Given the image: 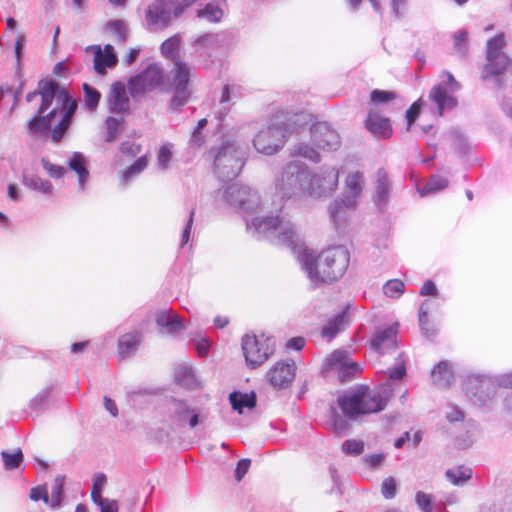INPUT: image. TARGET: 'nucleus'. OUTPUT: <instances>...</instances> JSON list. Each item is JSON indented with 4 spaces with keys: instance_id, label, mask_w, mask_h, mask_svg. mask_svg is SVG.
<instances>
[{
    "instance_id": "58",
    "label": "nucleus",
    "mask_w": 512,
    "mask_h": 512,
    "mask_svg": "<svg viewBox=\"0 0 512 512\" xmlns=\"http://www.w3.org/2000/svg\"><path fill=\"white\" fill-rule=\"evenodd\" d=\"M381 492L386 499H392L396 495V482L392 477L382 482Z\"/></svg>"
},
{
    "instance_id": "39",
    "label": "nucleus",
    "mask_w": 512,
    "mask_h": 512,
    "mask_svg": "<svg viewBox=\"0 0 512 512\" xmlns=\"http://www.w3.org/2000/svg\"><path fill=\"white\" fill-rule=\"evenodd\" d=\"M65 477L63 475H57L53 481L51 488V496L49 497V505L52 508H58L61 505L63 498Z\"/></svg>"
},
{
    "instance_id": "60",
    "label": "nucleus",
    "mask_w": 512,
    "mask_h": 512,
    "mask_svg": "<svg viewBox=\"0 0 512 512\" xmlns=\"http://www.w3.org/2000/svg\"><path fill=\"white\" fill-rule=\"evenodd\" d=\"M194 209H192L189 213L188 219L186 221L185 227L181 234V242L180 246L183 247L185 244L188 243L190 239L191 229L194 221Z\"/></svg>"
},
{
    "instance_id": "19",
    "label": "nucleus",
    "mask_w": 512,
    "mask_h": 512,
    "mask_svg": "<svg viewBox=\"0 0 512 512\" xmlns=\"http://www.w3.org/2000/svg\"><path fill=\"white\" fill-rule=\"evenodd\" d=\"M397 332V323L384 329H379L371 339V347L379 354H386L395 350L397 347Z\"/></svg>"
},
{
    "instance_id": "27",
    "label": "nucleus",
    "mask_w": 512,
    "mask_h": 512,
    "mask_svg": "<svg viewBox=\"0 0 512 512\" xmlns=\"http://www.w3.org/2000/svg\"><path fill=\"white\" fill-rule=\"evenodd\" d=\"M68 166L77 173L79 189L83 190L89 178L86 158L82 153L74 152L68 161Z\"/></svg>"
},
{
    "instance_id": "50",
    "label": "nucleus",
    "mask_w": 512,
    "mask_h": 512,
    "mask_svg": "<svg viewBox=\"0 0 512 512\" xmlns=\"http://www.w3.org/2000/svg\"><path fill=\"white\" fill-rule=\"evenodd\" d=\"M190 92L188 89H174V94L171 98L169 109L178 112L189 99Z\"/></svg>"
},
{
    "instance_id": "15",
    "label": "nucleus",
    "mask_w": 512,
    "mask_h": 512,
    "mask_svg": "<svg viewBox=\"0 0 512 512\" xmlns=\"http://www.w3.org/2000/svg\"><path fill=\"white\" fill-rule=\"evenodd\" d=\"M270 114V123L266 128H314L315 126L312 116L304 112L291 113L273 108Z\"/></svg>"
},
{
    "instance_id": "46",
    "label": "nucleus",
    "mask_w": 512,
    "mask_h": 512,
    "mask_svg": "<svg viewBox=\"0 0 512 512\" xmlns=\"http://www.w3.org/2000/svg\"><path fill=\"white\" fill-rule=\"evenodd\" d=\"M1 457L6 470L18 468L23 461V453L20 449H17L14 452L2 451Z\"/></svg>"
},
{
    "instance_id": "5",
    "label": "nucleus",
    "mask_w": 512,
    "mask_h": 512,
    "mask_svg": "<svg viewBox=\"0 0 512 512\" xmlns=\"http://www.w3.org/2000/svg\"><path fill=\"white\" fill-rule=\"evenodd\" d=\"M246 147L234 141H225L214 157V171L222 180L235 178L245 164Z\"/></svg>"
},
{
    "instance_id": "59",
    "label": "nucleus",
    "mask_w": 512,
    "mask_h": 512,
    "mask_svg": "<svg viewBox=\"0 0 512 512\" xmlns=\"http://www.w3.org/2000/svg\"><path fill=\"white\" fill-rule=\"evenodd\" d=\"M29 497L33 501L42 500L46 504L49 503V496H48L47 488H46L45 485L44 486L33 487L30 490Z\"/></svg>"
},
{
    "instance_id": "22",
    "label": "nucleus",
    "mask_w": 512,
    "mask_h": 512,
    "mask_svg": "<svg viewBox=\"0 0 512 512\" xmlns=\"http://www.w3.org/2000/svg\"><path fill=\"white\" fill-rule=\"evenodd\" d=\"M87 50L94 51V69L100 74H106L108 68H113L118 62L117 55L112 45L107 44L103 49L99 45L87 47Z\"/></svg>"
},
{
    "instance_id": "29",
    "label": "nucleus",
    "mask_w": 512,
    "mask_h": 512,
    "mask_svg": "<svg viewBox=\"0 0 512 512\" xmlns=\"http://www.w3.org/2000/svg\"><path fill=\"white\" fill-rule=\"evenodd\" d=\"M486 61L487 62L482 70L483 79H488L504 73L510 64V60L507 55L495 56L493 59H486Z\"/></svg>"
},
{
    "instance_id": "16",
    "label": "nucleus",
    "mask_w": 512,
    "mask_h": 512,
    "mask_svg": "<svg viewBox=\"0 0 512 512\" xmlns=\"http://www.w3.org/2000/svg\"><path fill=\"white\" fill-rule=\"evenodd\" d=\"M290 130H259L254 136L255 149L264 155H273L280 151L288 139Z\"/></svg>"
},
{
    "instance_id": "4",
    "label": "nucleus",
    "mask_w": 512,
    "mask_h": 512,
    "mask_svg": "<svg viewBox=\"0 0 512 512\" xmlns=\"http://www.w3.org/2000/svg\"><path fill=\"white\" fill-rule=\"evenodd\" d=\"M320 179L313 174L308 166L299 160H293L285 165L281 177L277 179L276 189L282 198H314L320 194Z\"/></svg>"
},
{
    "instance_id": "40",
    "label": "nucleus",
    "mask_w": 512,
    "mask_h": 512,
    "mask_svg": "<svg viewBox=\"0 0 512 512\" xmlns=\"http://www.w3.org/2000/svg\"><path fill=\"white\" fill-rule=\"evenodd\" d=\"M339 170L336 167L325 168L322 171V192H333L338 186Z\"/></svg>"
},
{
    "instance_id": "32",
    "label": "nucleus",
    "mask_w": 512,
    "mask_h": 512,
    "mask_svg": "<svg viewBox=\"0 0 512 512\" xmlns=\"http://www.w3.org/2000/svg\"><path fill=\"white\" fill-rule=\"evenodd\" d=\"M173 75L174 89H188L187 85L190 78V67L183 61H175L174 68L171 71Z\"/></svg>"
},
{
    "instance_id": "3",
    "label": "nucleus",
    "mask_w": 512,
    "mask_h": 512,
    "mask_svg": "<svg viewBox=\"0 0 512 512\" xmlns=\"http://www.w3.org/2000/svg\"><path fill=\"white\" fill-rule=\"evenodd\" d=\"M406 375L405 360L400 356L393 368L388 371V379L381 385L370 389L366 385H357L338 398L343 414L351 420L378 413L385 409L393 394L390 380H400Z\"/></svg>"
},
{
    "instance_id": "17",
    "label": "nucleus",
    "mask_w": 512,
    "mask_h": 512,
    "mask_svg": "<svg viewBox=\"0 0 512 512\" xmlns=\"http://www.w3.org/2000/svg\"><path fill=\"white\" fill-rule=\"evenodd\" d=\"M296 364L291 359L277 361L266 372L267 382L275 389L290 387L296 376Z\"/></svg>"
},
{
    "instance_id": "18",
    "label": "nucleus",
    "mask_w": 512,
    "mask_h": 512,
    "mask_svg": "<svg viewBox=\"0 0 512 512\" xmlns=\"http://www.w3.org/2000/svg\"><path fill=\"white\" fill-rule=\"evenodd\" d=\"M162 81L163 70L156 64H151L129 80V90L132 95L138 94L160 85Z\"/></svg>"
},
{
    "instance_id": "52",
    "label": "nucleus",
    "mask_w": 512,
    "mask_h": 512,
    "mask_svg": "<svg viewBox=\"0 0 512 512\" xmlns=\"http://www.w3.org/2000/svg\"><path fill=\"white\" fill-rule=\"evenodd\" d=\"M340 146V137L337 130H325L322 133V150H336Z\"/></svg>"
},
{
    "instance_id": "64",
    "label": "nucleus",
    "mask_w": 512,
    "mask_h": 512,
    "mask_svg": "<svg viewBox=\"0 0 512 512\" xmlns=\"http://www.w3.org/2000/svg\"><path fill=\"white\" fill-rule=\"evenodd\" d=\"M120 150L123 154L136 156L140 152V146L128 140L121 143Z\"/></svg>"
},
{
    "instance_id": "57",
    "label": "nucleus",
    "mask_w": 512,
    "mask_h": 512,
    "mask_svg": "<svg viewBox=\"0 0 512 512\" xmlns=\"http://www.w3.org/2000/svg\"><path fill=\"white\" fill-rule=\"evenodd\" d=\"M172 151L171 146L169 144H165L161 146L158 152V164L161 169H166L168 167V163L171 159Z\"/></svg>"
},
{
    "instance_id": "45",
    "label": "nucleus",
    "mask_w": 512,
    "mask_h": 512,
    "mask_svg": "<svg viewBox=\"0 0 512 512\" xmlns=\"http://www.w3.org/2000/svg\"><path fill=\"white\" fill-rule=\"evenodd\" d=\"M505 45L503 34H499L487 42L486 59H493L495 56L506 55L502 49Z\"/></svg>"
},
{
    "instance_id": "1",
    "label": "nucleus",
    "mask_w": 512,
    "mask_h": 512,
    "mask_svg": "<svg viewBox=\"0 0 512 512\" xmlns=\"http://www.w3.org/2000/svg\"><path fill=\"white\" fill-rule=\"evenodd\" d=\"M247 230L258 239L269 241L290 248L305 272L313 289L320 285L319 257L320 254L307 246L302 240L295 224L286 215L276 217H254L246 220Z\"/></svg>"
},
{
    "instance_id": "54",
    "label": "nucleus",
    "mask_w": 512,
    "mask_h": 512,
    "mask_svg": "<svg viewBox=\"0 0 512 512\" xmlns=\"http://www.w3.org/2000/svg\"><path fill=\"white\" fill-rule=\"evenodd\" d=\"M342 450L346 454L359 455L364 450V443L360 440H346L342 444Z\"/></svg>"
},
{
    "instance_id": "51",
    "label": "nucleus",
    "mask_w": 512,
    "mask_h": 512,
    "mask_svg": "<svg viewBox=\"0 0 512 512\" xmlns=\"http://www.w3.org/2000/svg\"><path fill=\"white\" fill-rule=\"evenodd\" d=\"M428 313H429V300H425L419 308V325L426 337H431L434 335V330L430 329L429 321H428Z\"/></svg>"
},
{
    "instance_id": "34",
    "label": "nucleus",
    "mask_w": 512,
    "mask_h": 512,
    "mask_svg": "<svg viewBox=\"0 0 512 512\" xmlns=\"http://www.w3.org/2000/svg\"><path fill=\"white\" fill-rule=\"evenodd\" d=\"M176 381L186 387L193 389L199 385V381L194 370L188 366H179L175 370Z\"/></svg>"
},
{
    "instance_id": "35",
    "label": "nucleus",
    "mask_w": 512,
    "mask_h": 512,
    "mask_svg": "<svg viewBox=\"0 0 512 512\" xmlns=\"http://www.w3.org/2000/svg\"><path fill=\"white\" fill-rule=\"evenodd\" d=\"M147 166L148 160L146 155L141 156L123 172L121 182L123 184H128L130 181L138 177Z\"/></svg>"
},
{
    "instance_id": "20",
    "label": "nucleus",
    "mask_w": 512,
    "mask_h": 512,
    "mask_svg": "<svg viewBox=\"0 0 512 512\" xmlns=\"http://www.w3.org/2000/svg\"><path fill=\"white\" fill-rule=\"evenodd\" d=\"M350 308V304H347L341 311L327 318L325 324L322 325V338L331 341L349 325L351 321Z\"/></svg>"
},
{
    "instance_id": "47",
    "label": "nucleus",
    "mask_w": 512,
    "mask_h": 512,
    "mask_svg": "<svg viewBox=\"0 0 512 512\" xmlns=\"http://www.w3.org/2000/svg\"><path fill=\"white\" fill-rule=\"evenodd\" d=\"M33 132V137L36 140H41L43 143H46L48 140H51L53 143L60 142L65 134L66 130H31Z\"/></svg>"
},
{
    "instance_id": "24",
    "label": "nucleus",
    "mask_w": 512,
    "mask_h": 512,
    "mask_svg": "<svg viewBox=\"0 0 512 512\" xmlns=\"http://www.w3.org/2000/svg\"><path fill=\"white\" fill-rule=\"evenodd\" d=\"M355 208L356 206H348L346 204L345 197H341L333 201L328 208V212L330 219L334 223L335 227H344L349 218V212Z\"/></svg>"
},
{
    "instance_id": "10",
    "label": "nucleus",
    "mask_w": 512,
    "mask_h": 512,
    "mask_svg": "<svg viewBox=\"0 0 512 512\" xmlns=\"http://www.w3.org/2000/svg\"><path fill=\"white\" fill-rule=\"evenodd\" d=\"M322 371L335 373L341 383H346L355 379L362 368L352 360L347 350L336 349L327 357Z\"/></svg>"
},
{
    "instance_id": "26",
    "label": "nucleus",
    "mask_w": 512,
    "mask_h": 512,
    "mask_svg": "<svg viewBox=\"0 0 512 512\" xmlns=\"http://www.w3.org/2000/svg\"><path fill=\"white\" fill-rule=\"evenodd\" d=\"M433 383L442 388L448 387L454 379L453 366L448 361L439 362L431 371Z\"/></svg>"
},
{
    "instance_id": "62",
    "label": "nucleus",
    "mask_w": 512,
    "mask_h": 512,
    "mask_svg": "<svg viewBox=\"0 0 512 512\" xmlns=\"http://www.w3.org/2000/svg\"><path fill=\"white\" fill-rule=\"evenodd\" d=\"M106 484V476L103 473H98L93 478V485L91 493L98 496V493H102V490Z\"/></svg>"
},
{
    "instance_id": "33",
    "label": "nucleus",
    "mask_w": 512,
    "mask_h": 512,
    "mask_svg": "<svg viewBox=\"0 0 512 512\" xmlns=\"http://www.w3.org/2000/svg\"><path fill=\"white\" fill-rule=\"evenodd\" d=\"M232 408L238 413H243L244 408L252 409L256 405L255 393H238L233 392L229 396Z\"/></svg>"
},
{
    "instance_id": "23",
    "label": "nucleus",
    "mask_w": 512,
    "mask_h": 512,
    "mask_svg": "<svg viewBox=\"0 0 512 512\" xmlns=\"http://www.w3.org/2000/svg\"><path fill=\"white\" fill-rule=\"evenodd\" d=\"M375 177L373 201L378 208L384 209L390 200L392 184L387 171L383 168L377 170Z\"/></svg>"
},
{
    "instance_id": "42",
    "label": "nucleus",
    "mask_w": 512,
    "mask_h": 512,
    "mask_svg": "<svg viewBox=\"0 0 512 512\" xmlns=\"http://www.w3.org/2000/svg\"><path fill=\"white\" fill-rule=\"evenodd\" d=\"M391 121L382 112L371 109L366 119V128H390Z\"/></svg>"
},
{
    "instance_id": "30",
    "label": "nucleus",
    "mask_w": 512,
    "mask_h": 512,
    "mask_svg": "<svg viewBox=\"0 0 512 512\" xmlns=\"http://www.w3.org/2000/svg\"><path fill=\"white\" fill-rule=\"evenodd\" d=\"M22 183L25 187L44 195H52L54 191V187L49 180L43 179L36 174L24 173Z\"/></svg>"
},
{
    "instance_id": "13",
    "label": "nucleus",
    "mask_w": 512,
    "mask_h": 512,
    "mask_svg": "<svg viewBox=\"0 0 512 512\" xmlns=\"http://www.w3.org/2000/svg\"><path fill=\"white\" fill-rule=\"evenodd\" d=\"M169 417L176 426L193 429L207 420L208 413L202 408L192 407L184 400L174 399L170 403Z\"/></svg>"
},
{
    "instance_id": "49",
    "label": "nucleus",
    "mask_w": 512,
    "mask_h": 512,
    "mask_svg": "<svg viewBox=\"0 0 512 512\" xmlns=\"http://www.w3.org/2000/svg\"><path fill=\"white\" fill-rule=\"evenodd\" d=\"M405 285L399 279L388 280L383 286L384 294L389 298H399L404 293Z\"/></svg>"
},
{
    "instance_id": "48",
    "label": "nucleus",
    "mask_w": 512,
    "mask_h": 512,
    "mask_svg": "<svg viewBox=\"0 0 512 512\" xmlns=\"http://www.w3.org/2000/svg\"><path fill=\"white\" fill-rule=\"evenodd\" d=\"M109 30L115 37L117 42L124 43L127 39V28L122 20H111L106 24Z\"/></svg>"
},
{
    "instance_id": "38",
    "label": "nucleus",
    "mask_w": 512,
    "mask_h": 512,
    "mask_svg": "<svg viewBox=\"0 0 512 512\" xmlns=\"http://www.w3.org/2000/svg\"><path fill=\"white\" fill-rule=\"evenodd\" d=\"M181 43L179 35H174L161 44V52L164 56L171 59L173 62L180 61L178 59V50Z\"/></svg>"
},
{
    "instance_id": "7",
    "label": "nucleus",
    "mask_w": 512,
    "mask_h": 512,
    "mask_svg": "<svg viewBox=\"0 0 512 512\" xmlns=\"http://www.w3.org/2000/svg\"><path fill=\"white\" fill-rule=\"evenodd\" d=\"M350 264V252L344 245H335L322 250V283L340 280Z\"/></svg>"
},
{
    "instance_id": "61",
    "label": "nucleus",
    "mask_w": 512,
    "mask_h": 512,
    "mask_svg": "<svg viewBox=\"0 0 512 512\" xmlns=\"http://www.w3.org/2000/svg\"><path fill=\"white\" fill-rule=\"evenodd\" d=\"M230 98H231V89H230L229 85H224V87L222 89V93H221V98H220L221 111H220V116L218 117L219 119L222 117V115H225L227 113V111L229 110V108L227 107V104L229 103Z\"/></svg>"
},
{
    "instance_id": "12",
    "label": "nucleus",
    "mask_w": 512,
    "mask_h": 512,
    "mask_svg": "<svg viewBox=\"0 0 512 512\" xmlns=\"http://www.w3.org/2000/svg\"><path fill=\"white\" fill-rule=\"evenodd\" d=\"M496 388L495 379L487 375H472L465 382L467 397L481 407L489 406L496 395Z\"/></svg>"
},
{
    "instance_id": "36",
    "label": "nucleus",
    "mask_w": 512,
    "mask_h": 512,
    "mask_svg": "<svg viewBox=\"0 0 512 512\" xmlns=\"http://www.w3.org/2000/svg\"><path fill=\"white\" fill-rule=\"evenodd\" d=\"M446 477L453 485L462 486L472 477V470L468 467L459 466L447 470Z\"/></svg>"
},
{
    "instance_id": "31",
    "label": "nucleus",
    "mask_w": 512,
    "mask_h": 512,
    "mask_svg": "<svg viewBox=\"0 0 512 512\" xmlns=\"http://www.w3.org/2000/svg\"><path fill=\"white\" fill-rule=\"evenodd\" d=\"M196 16L199 19L205 20L209 23L216 24L221 22L224 16V11L219 6V4L215 2H209L205 4L202 8L196 10Z\"/></svg>"
},
{
    "instance_id": "8",
    "label": "nucleus",
    "mask_w": 512,
    "mask_h": 512,
    "mask_svg": "<svg viewBox=\"0 0 512 512\" xmlns=\"http://www.w3.org/2000/svg\"><path fill=\"white\" fill-rule=\"evenodd\" d=\"M241 346L248 367L257 368L265 363L275 352V341L265 335L245 334Z\"/></svg>"
},
{
    "instance_id": "55",
    "label": "nucleus",
    "mask_w": 512,
    "mask_h": 512,
    "mask_svg": "<svg viewBox=\"0 0 512 512\" xmlns=\"http://www.w3.org/2000/svg\"><path fill=\"white\" fill-rule=\"evenodd\" d=\"M422 108V100L418 99L406 111V124L408 127L412 126L415 120L418 118Z\"/></svg>"
},
{
    "instance_id": "25",
    "label": "nucleus",
    "mask_w": 512,
    "mask_h": 512,
    "mask_svg": "<svg viewBox=\"0 0 512 512\" xmlns=\"http://www.w3.org/2000/svg\"><path fill=\"white\" fill-rule=\"evenodd\" d=\"M156 323L167 334L177 333L185 328L182 320L172 310H161L156 314Z\"/></svg>"
},
{
    "instance_id": "2",
    "label": "nucleus",
    "mask_w": 512,
    "mask_h": 512,
    "mask_svg": "<svg viewBox=\"0 0 512 512\" xmlns=\"http://www.w3.org/2000/svg\"><path fill=\"white\" fill-rule=\"evenodd\" d=\"M40 97V105L28 122V128H69L78 110V101L53 78L41 79L35 90L26 94V102Z\"/></svg>"
},
{
    "instance_id": "21",
    "label": "nucleus",
    "mask_w": 512,
    "mask_h": 512,
    "mask_svg": "<svg viewBox=\"0 0 512 512\" xmlns=\"http://www.w3.org/2000/svg\"><path fill=\"white\" fill-rule=\"evenodd\" d=\"M365 187L364 173L355 170L348 172L344 180L343 197L346 198L348 206H357L358 198L361 196Z\"/></svg>"
},
{
    "instance_id": "14",
    "label": "nucleus",
    "mask_w": 512,
    "mask_h": 512,
    "mask_svg": "<svg viewBox=\"0 0 512 512\" xmlns=\"http://www.w3.org/2000/svg\"><path fill=\"white\" fill-rule=\"evenodd\" d=\"M107 102L111 115L106 119V128H119L129 111V98L122 82L112 84Z\"/></svg>"
},
{
    "instance_id": "41",
    "label": "nucleus",
    "mask_w": 512,
    "mask_h": 512,
    "mask_svg": "<svg viewBox=\"0 0 512 512\" xmlns=\"http://www.w3.org/2000/svg\"><path fill=\"white\" fill-rule=\"evenodd\" d=\"M397 93L391 90L374 89L370 92L369 103L374 106L383 105L394 101Z\"/></svg>"
},
{
    "instance_id": "53",
    "label": "nucleus",
    "mask_w": 512,
    "mask_h": 512,
    "mask_svg": "<svg viewBox=\"0 0 512 512\" xmlns=\"http://www.w3.org/2000/svg\"><path fill=\"white\" fill-rule=\"evenodd\" d=\"M41 164H42L43 169L52 178H55V179L62 178L66 173V169L63 166L53 164L46 158L41 159Z\"/></svg>"
},
{
    "instance_id": "44",
    "label": "nucleus",
    "mask_w": 512,
    "mask_h": 512,
    "mask_svg": "<svg viewBox=\"0 0 512 512\" xmlns=\"http://www.w3.org/2000/svg\"><path fill=\"white\" fill-rule=\"evenodd\" d=\"M291 155L301 156L312 162H318L320 158V155L316 148L304 143H299L293 146L291 149Z\"/></svg>"
},
{
    "instance_id": "63",
    "label": "nucleus",
    "mask_w": 512,
    "mask_h": 512,
    "mask_svg": "<svg viewBox=\"0 0 512 512\" xmlns=\"http://www.w3.org/2000/svg\"><path fill=\"white\" fill-rule=\"evenodd\" d=\"M332 425H333V430L336 434L345 433L349 426L348 421L345 418H343L342 416H338V415L334 416Z\"/></svg>"
},
{
    "instance_id": "11",
    "label": "nucleus",
    "mask_w": 512,
    "mask_h": 512,
    "mask_svg": "<svg viewBox=\"0 0 512 512\" xmlns=\"http://www.w3.org/2000/svg\"><path fill=\"white\" fill-rule=\"evenodd\" d=\"M179 17L171 0H154L145 9V25L150 32L167 29Z\"/></svg>"
},
{
    "instance_id": "28",
    "label": "nucleus",
    "mask_w": 512,
    "mask_h": 512,
    "mask_svg": "<svg viewBox=\"0 0 512 512\" xmlns=\"http://www.w3.org/2000/svg\"><path fill=\"white\" fill-rule=\"evenodd\" d=\"M141 342V334L134 331L123 334L118 339V355L120 358H126L133 354Z\"/></svg>"
},
{
    "instance_id": "37",
    "label": "nucleus",
    "mask_w": 512,
    "mask_h": 512,
    "mask_svg": "<svg viewBox=\"0 0 512 512\" xmlns=\"http://www.w3.org/2000/svg\"><path fill=\"white\" fill-rule=\"evenodd\" d=\"M448 186V179L439 175H433L429 178L427 183L419 188L418 191L421 196L436 193L438 191L444 190Z\"/></svg>"
},
{
    "instance_id": "56",
    "label": "nucleus",
    "mask_w": 512,
    "mask_h": 512,
    "mask_svg": "<svg viewBox=\"0 0 512 512\" xmlns=\"http://www.w3.org/2000/svg\"><path fill=\"white\" fill-rule=\"evenodd\" d=\"M415 501H416V504L418 505V507L423 512H433L431 497L428 494H426L422 491L417 492Z\"/></svg>"
},
{
    "instance_id": "6",
    "label": "nucleus",
    "mask_w": 512,
    "mask_h": 512,
    "mask_svg": "<svg viewBox=\"0 0 512 512\" xmlns=\"http://www.w3.org/2000/svg\"><path fill=\"white\" fill-rule=\"evenodd\" d=\"M215 202L218 206H230L249 213L256 210L260 203L259 195L248 186L231 184L217 190Z\"/></svg>"
},
{
    "instance_id": "43",
    "label": "nucleus",
    "mask_w": 512,
    "mask_h": 512,
    "mask_svg": "<svg viewBox=\"0 0 512 512\" xmlns=\"http://www.w3.org/2000/svg\"><path fill=\"white\" fill-rule=\"evenodd\" d=\"M83 91L85 108L89 111H94L97 108L101 98L100 92L96 88L86 83L83 85Z\"/></svg>"
},
{
    "instance_id": "9",
    "label": "nucleus",
    "mask_w": 512,
    "mask_h": 512,
    "mask_svg": "<svg viewBox=\"0 0 512 512\" xmlns=\"http://www.w3.org/2000/svg\"><path fill=\"white\" fill-rule=\"evenodd\" d=\"M443 81L431 88L428 98L436 106L435 117L440 118L445 110H452L458 105L453 93L460 89V84L454 76L446 71L443 73Z\"/></svg>"
}]
</instances>
